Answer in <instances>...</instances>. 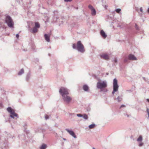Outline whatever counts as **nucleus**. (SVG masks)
I'll return each mask as SVG.
<instances>
[{"label": "nucleus", "mask_w": 149, "mask_h": 149, "mask_svg": "<svg viewBox=\"0 0 149 149\" xmlns=\"http://www.w3.org/2000/svg\"><path fill=\"white\" fill-rule=\"evenodd\" d=\"M72 48L76 49L81 53H84L85 51L84 46L80 41H78L76 44L75 43L73 44L72 45Z\"/></svg>", "instance_id": "obj_1"}, {"label": "nucleus", "mask_w": 149, "mask_h": 149, "mask_svg": "<svg viewBox=\"0 0 149 149\" xmlns=\"http://www.w3.org/2000/svg\"><path fill=\"white\" fill-rule=\"evenodd\" d=\"M107 86V82L106 81H99L97 84V87L98 89L101 90V91H103L102 89L106 88ZM103 91L107 92V89L104 90Z\"/></svg>", "instance_id": "obj_2"}, {"label": "nucleus", "mask_w": 149, "mask_h": 149, "mask_svg": "<svg viewBox=\"0 0 149 149\" xmlns=\"http://www.w3.org/2000/svg\"><path fill=\"white\" fill-rule=\"evenodd\" d=\"M5 21L8 26L10 28L13 27L14 23L11 17L8 15H6Z\"/></svg>", "instance_id": "obj_3"}, {"label": "nucleus", "mask_w": 149, "mask_h": 149, "mask_svg": "<svg viewBox=\"0 0 149 149\" xmlns=\"http://www.w3.org/2000/svg\"><path fill=\"white\" fill-rule=\"evenodd\" d=\"M118 87L119 86L118 84L117 80L116 78H115L113 80V90L112 92V94L113 95L115 92H117L118 91Z\"/></svg>", "instance_id": "obj_4"}, {"label": "nucleus", "mask_w": 149, "mask_h": 149, "mask_svg": "<svg viewBox=\"0 0 149 149\" xmlns=\"http://www.w3.org/2000/svg\"><path fill=\"white\" fill-rule=\"evenodd\" d=\"M59 92L62 97L66 95H68L69 94L68 90L64 87H61L60 88Z\"/></svg>", "instance_id": "obj_5"}, {"label": "nucleus", "mask_w": 149, "mask_h": 149, "mask_svg": "<svg viewBox=\"0 0 149 149\" xmlns=\"http://www.w3.org/2000/svg\"><path fill=\"white\" fill-rule=\"evenodd\" d=\"M62 97L63 101L67 104H69L72 100V98L68 95H65Z\"/></svg>", "instance_id": "obj_6"}, {"label": "nucleus", "mask_w": 149, "mask_h": 149, "mask_svg": "<svg viewBox=\"0 0 149 149\" xmlns=\"http://www.w3.org/2000/svg\"><path fill=\"white\" fill-rule=\"evenodd\" d=\"M88 8L91 10V14L92 16H95L96 14V11L93 7L91 5L88 6Z\"/></svg>", "instance_id": "obj_7"}, {"label": "nucleus", "mask_w": 149, "mask_h": 149, "mask_svg": "<svg viewBox=\"0 0 149 149\" xmlns=\"http://www.w3.org/2000/svg\"><path fill=\"white\" fill-rule=\"evenodd\" d=\"M65 130L71 135L74 138H77L76 136L75 135L74 132L72 130H70L68 129H66Z\"/></svg>", "instance_id": "obj_8"}, {"label": "nucleus", "mask_w": 149, "mask_h": 149, "mask_svg": "<svg viewBox=\"0 0 149 149\" xmlns=\"http://www.w3.org/2000/svg\"><path fill=\"white\" fill-rule=\"evenodd\" d=\"M100 57L103 59L106 60H108L109 58V56L106 54H102L100 55Z\"/></svg>", "instance_id": "obj_9"}, {"label": "nucleus", "mask_w": 149, "mask_h": 149, "mask_svg": "<svg viewBox=\"0 0 149 149\" xmlns=\"http://www.w3.org/2000/svg\"><path fill=\"white\" fill-rule=\"evenodd\" d=\"M10 114V116L12 118H14L15 117H16L17 118H19L18 115L17 113H16L15 111Z\"/></svg>", "instance_id": "obj_10"}, {"label": "nucleus", "mask_w": 149, "mask_h": 149, "mask_svg": "<svg viewBox=\"0 0 149 149\" xmlns=\"http://www.w3.org/2000/svg\"><path fill=\"white\" fill-rule=\"evenodd\" d=\"M128 59L131 60H136L137 58L134 55L131 54H130L128 56Z\"/></svg>", "instance_id": "obj_11"}, {"label": "nucleus", "mask_w": 149, "mask_h": 149, "mask_svg": "<svg viewBox=\"0 0 149 149\" xmlns=\"http://www.w3.org/2000/svg\"><path fill=\"white\" fill-rule=\"evenodd\" d=\"M100 34L104 38H106L107 37V35L106 34L104 31L102 30L100 31Z\"/></svg>", "instance_id": "obj_12"}, {"label": "nucleus", "mask_w": 149, "mask_h": 149, "mask_svg": "<svg viewBox=\"0 0 149 149\" xmlns=\"http://www.w3.org/2000/svg\"><path fill=\"white\" fill-rule=\"evenodd\" d=\"M31 74L30 72L27 73L26 77V81H29L31 77Z\"/></svg>", "instance_id": "obj_13"}, {"label": "nucleus", "mask_w": 149, "mask_h": 149, "mask_svg": "<svg viewBox=\"0 0 149 149\" xmlns=\"http://www.w3.org/2000/svg\"><path fill=\"white\" fill-rule=\"evenodd\" d=\"M83 89L85 91L87 92L89 89V87L86 84H85L83 86Z\"/></svg>", "instance_id": "obj_14"}, {"label": "nucleus", "mask_w": 149, "mask_h": 149, "mask_svg": "<svg viewBox=\"0 0 149 149\" xmlns=\"http://www.w3.org/2000/svg\"><path fill=\"white\" fill-rule=\"evenodd\" d=\"M44 37L45 40L47 41L48 42H49L50 41V36L49 35L47 34H45L44 35Z\"/></svg>", "instance_id": "obj_15"}, {"label": "nucleus", "mask_w": 149, "mask_h": 149, "mask_svg": "<svg viewBox=\"0 0 149 149\" xmlns=\"http://www.w3.org/2000/svg\"><path fill=\"white\" fill-rule=\"evenodd\" d=\"M114 99L117 100L118 102H121L122 100V97L121 96H118L117 98H115Z\"/></svg>", "instance_id": "obj_16"}, {"label": "nucleus", "mask_w": 149, "mask_h": 149, "mask_svg": "<svg viewBox=\"0 0 149 149\" xmlns=\"http://www.w3.org/2000/svg\"><path fill=\"white\" fill-rule=\"evenodd\" d=\"M38 29L34 27L31 30V32L33 33H35L38 31Z\"/></svg>", "instance_id": "obj_17"}, {"label": "nucleus", "mask_w": 149, "mask_h": 149, "mask_svg": "<svg viewBox=\"0 0 149 149\" xmlns=\"http://www.w3.org/2000/svg\"><path fill=\"white\" fill-rule=\"evenodd\" d=\"M7 110L10 113L15 111L10 107H8L7 109Z\"/></svg>", "instance_id": "obj_18"}, {"label": "nucleus", "mask_w": 149, "mask_h": 149, "mask_svg": "<svg viewBox=\"0 0 149 149\" xmlns=\"http://www.w3.org/2000/svg\"><path fill=\"white\" fill-rule=\"evenodd\" d=\"M24 73V70L23 68L21 69L18 72V74L19 75H21Z\"/></svg>", "instance_id": "obj_19"}, {"label": "nucleus", "mask_w": 149, "mask_h": 149, "mask_svg": "<svg viewBox=\"0 0 149 149\" xmlns=\"http://www.w3.org/2000/svg\"><path fill=\"white\" fill-rule=\"evenodd\" d=\"M35 27L38 29L40 27V25L38 22H35Z\"/></svg>", "instance_id": "obj_20"}, {"label": "nucleus", "mask_w": 149, "mask_h": 149, "mask_svg": "<svg viewBox=\"0 0 149 149\" xmlns=\"http://www.w3.org/2000/svg\"><path fill=\"white\" fill-rule=\"evenodd\" d=\"M143 140V137L142 136L140 135L138 138L137 139V141L138 142H141Z\"/></svg>", "instance_id": "obj_21"}, {"label": "nucleus", "mask_w": 149, "mask_h": 149, "mask_svg": "<svg viewBox=\"0 0 149 149\" xmlns=\"http://www.w3.org/2000/svg\"><path fill=\"white\" fill-rule=\"evenodd\" d=\"M82 117L85 120H88V116L86 114H84L82 115Z\"/></svg>", "instance_id": "obj_22"}, {"label": "nucleus", "mask_w": 149, "mask_h": 149, "mask_svg": "<svg viewBox=\"0 0 149 149\" xmlns=\"http://www.w3.org/2000/svg\"><path fill=\"white\" fill-rule=\"evenodd\" d=\"M46 147V145L45 144H43L40 147V149H45Z\"/></svg>", "instance_id": "obj_23"}, {"label": "nucleus", "mask_w": 149, "mask_h": 149, "mask_svg": "<svg viewBox=\"0 0 149 149\" xmlns=\"http://www.w3.org/2000/svg\"><path fill=\"white\" fill-rule=\"evenodd\" d=\"M95 125L94 123H93L92 124L90 125L89 126V127L90 129H92L95 127Z\"/></svg>", "instance_id": "obj_24"}, {"label": "nucleus", "mask_w": 149, "mask_h": 149, "mask_svg": "<svg viewBox=\"0 0 149 149\" xmlns=\"http://www.w3.org/2000/svg\"><path fill=\"white\" fill-rule=\"evenodd\" d=\"M121 11V9L120 8H118V9H116L115 10V11L117 13H120V12Z\"/></svg>", "instance_id": "obj_25"}, {"label": "nucleus", "mask_w": 149, "mask_h": 149, "mask_svg": "<svg viewBox=\"0 0 149 149\" xmlns=\"http://www.w3.org/2000/svg\"><path fill=\"white\" fill-rule=\"evenodd\" d=\"M143 144H144V143L143 142H141L139 143V147L142 146H143Z\"/></svg>", "instance_id": "obj_26"}, {"label": "nucleus", "mask_w": 149, "mask_h": 149, "mask_svg": "<svg viewBox=\"0 0 149 149\" xmlns=\"http://www.w3.org/2000/svg\"><path fill=\"white\" fill-rule=\"evenodd\" d=\"M146 111L148 113V117H147V118L149 119V109L148 108H147V109Z\"/></svg>", "instance_id": "obj_27"}, {"label": "nucleus", "mask_w": 149, "mask_h": 149, "mask_svg": "<svg viewBox=\"0 0 149 149\" xmlns=\"http://www.w3.org/2000/svg\"><path fill=\"white\" fill-rule=\"evenodd\" d=\"M45 120H47L49 118V116L46 114L45 115Z\"/></svg>", "instance_id": "obj_28"}, {"label": "nucleus", "mask_w": 149, "mask_h": 149, "mask_svg": "<svg viewBox=\"0 0 149 149\" xmlns=\"http://www.w3.org/2000/svg\"><path fill=\"white\" fill-rule=\"evenodd\" d=\"M135 27L137 30H138L139 29L138 26L136 24H135Z\"/></svg>", "instance_id": "obj_29"}, {"label": "nucleus", "mask_w": 149, "mask_h": 149, "mask_svg": "<svg viewBox=\"0 0 149 149\" xmlns=\"http://www.w3.org/2000/svg\"><path fill=\"white\" fill-rule=\"evenodd\" d=\"M77 116L79 117H82V115L81 114H78L77 115Z\"/></svg>", "instance_id": "obj_30"}, {"label": "nucleus", "mask_w": 149, "mask_h": 149, "mask_svg": "<svg viewBox=\"0 0 149 149\" xmlns=\"http://www.w3.org/2000/svg\"><path fill=\"white\" fill-rule=\"evenodd\" d=\"M113 61L115 63H116L117 62V60L116 59V58H115L113 60Z\"/></svg>", "instance_id": "obj_31"}, {"label": "nucleus", "mask_w": 149, "mask_h": 149, "mask_svg": "<svg viewBox=\"0 0 149 149\" xmlns=\"http://www.w3.org/2000/svg\"><path fill=\"white\" fill-rule=\"evenodd\" d=\"M102 6L104 7V8L105 9H107V6H106V5H104V4H103Z\"/></svg>", "instance_id": "obj_32"}, {"label": "nucleus", "mask_w": 149, "mask_h": 149, "mask_svg": "<svg viewBox=\"0 0 149 149\" xmlns=\"http://www.w3.org/2000/svg\"><path fill=\"white\" fill-rule=\"evenodd\" d=\"M125 105L122 104L121 105V106L120 107V108H121L122 107H125Z\"/></svg>", "instance_id": "obj_33"}, {"label": "nucleus", "mask_w": 149, "mask_h": 149, "mask_svg": "<svg viewBox=\"0 0 149 149\" xmlns=\"http://www.w3.org/2000/svg\"><path fill=\"white\" fill-rule=\"evenodd\" d=\"M128 61V59L127 58H125L124 60V62H127Z\"/></svg>", "instance_id": "obj_34"}, {"label": "nucleus", "mask_w": 149, "mask_h": 149, "mask_svg": "<svg viewBox=\"0 0 149 149\" xmlns=\"http://www.w3.org/2000/svg\"><path fill=\"white\" fill-rule=\"evenodd\" d=\"M124 115L125 116H127V117H129L130 116V115H129L128 114H124Z\"/></svg>", "instance_id": "obj_35"}, {"label": "nucleus", "mask_w": 149, "mask_h": 149, "mask_svg": "<svg viewBox=\"0 0 149 149\" xmlns=\"http://www.w3.org/2000/svg\"><path fill=\"white\" fill-rule=\"evenodd\" d=\"M65 1V2H70L72 1V0H64Z\"/></svg>", "instance_id": "obj_36"}, {"label": "nucleus", "mask_w": 149, "mask_h": 149, "mask_svg": "<svg viewBox=\"0 0 149 149\" xmlns=\"http://www.w3.org/2000/svg\"><path fill=\"white\" fill-rule=\"evenodd\" d=\"M140 11L141 12H143V9H142V7H141L140 8Z\"/></svg>", "instance_id": "obj_37"}, {"label": "nucleus", "mask_w": 149, "mask_h": 149, "mask_svg": "<svg viewBox=\"0 0 149 149\" xmlns=\"http://www.w3.org/2000/svg\"><path fill=\"white\" fill-rule=\"evenodd\" d=\"M130 138H131V139H133V140H134V138H133V136H132V135H131V136H130Z\"/></svg>", "instance_id": "obj_38"}, {"label": "nucleus", "mask_w": 149, "mask_h": 149, "mask_svg": "<svg viewBox=\"0 0 149 149\" xmlns=\"http://www.w3.org/2000/svg\"><path fill=\"white\" fill-rule=\"evenodd\" d=\"M16 37L17 38H18L19 37V35L18 34H17L16 35Z\"/></svg>", "instance_id": "obj_39"}, {"label": "nucleus", "mask_w": 149, "mask_h": 149, "mask_svg": "<svg viewBox=\"0 0 149 149\" xmlns=\"http://www.w3.org/2000/svg\"><path fill=\"white\" fill-rule=\"evenodd\" d=\"M20 136H23V137H24V135H19L18 136V137L20 138Z\"/></svg>", "instance_id": "obj_40"}, {"label": "nucleus", "mask_w": 149, "mask_h": 149, "mask_svg": "<svg viewBox=\"0 0 149 149\" xmlns=\"http://www.w3.org/2000/svg\"><path fill=\"white\" fill-rule=\"evenodd\" d=\"M70 115H72V116H74V113H73V114L70 113Z\"/></svg>", "instance_id": "obj_41"}, {"label": "nucleus", "mask_w": 149, "mask_h": 149, "mask_svg": "<svg viewBox=\"0 0 149 149\" xmlns=\"http://www.w3.org/2000/svg\"><path fill=\"white\" fill-rule=\"evenodd\" d=\"M0 106L1 107H3V104L1 103L0 104Z\"/></svg>", "instance_id": "obj_42"}, {"label": "nucleus", "mask_w": 149, "mask_h": 149, "mask_svg": "<svg viewBox=\"0 0 149 149\" xmlns=\"http://www.w3.org/2000/svg\"><path fill=\"white\" fill-rule=\"evenodd\" d=\"M147 11L148 13L149 14V8L148 9Z\"/></svg>", "instance_id": "obj_43"}, {"label": "nucleus", "mask_w": 149, "mask_h": 149, "mask_svg": "<svg viewBox=\"0 0 149 149\" xmlns=\"http://www.w3.org/2000/svg\"><path fill=\"white\" fill-rule=\"evenodd\" d=\"M139 15L141 17L142 16L143 14L142 13H140V14H139Z\"/></svg>", "instance_id": "obj_44"}, {"label": "nucleus", "mask_w": 149, "mask_h": 149, "mask_svg": "<svg viewBox=\"0 0 149 149\" xmlns=\"http://www.w3.org/2000/svg\"><path fill=\"white\" fill-rule=\"evenodd\" d=\"M146 101L148 102H149V99H146Z\"/></svg>", "instance_id": "obj_45"}, {"label": "nucleus", "mask_w": 149, "mask_h": 149, "mask_svg": "<svg viewBox=\"0 0 149 149\" xmlns=\"http://www.w3.org/2000/svg\"><path fill=\"white\" fill-rule=\"evenodd\" d=\"M63 140H64V141H66V139L64 138H63Z\"/></svg>", "instance_id": "obj_46"}, {"label": "nucleus", "mask_w": 149, "mask_h": 149, "mask_svg": "<svg viewBox=\"0 0 149 149\" xmlns=\"http://www.w3.org/2000/svg\"><path fill=\"white\" fill-rule=\"evenodd\" d=\"M54 126L56 127H57V125L56 124H55L54 125Z\"/></svg>", "instance_id": "obj_47"}, {"label": "nucleus", "mask_w": 149, "mask_h": 149, "mask_svg": "<svg viewBox=\"0 0 149 149\" xmlns=\"http://www.w3.org/2000/svg\"><path fill=\"white\" fill-rule=\"evenodd\" d=\"M23 50L24 51H26V50L25 49H24Z\"/></svg>", "instance_id": "obj_48"}, {"label": "nucleus", "mask_w": 149, "mask_h": 149, "mask_svg": "<svg viewBox=\"0 0 149 149\" xmlns=\"http://www.w3.org/2000/svg\"><path fill=\"white\" fill-rule=\"evenodd\" d=\"M102 0L103 1V0Z\"/></svg>", "instance_id": "obj_49"}]
</instances>
